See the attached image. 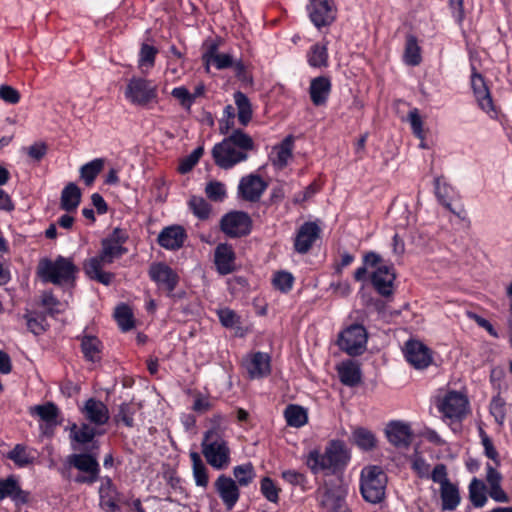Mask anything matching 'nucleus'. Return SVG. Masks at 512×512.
Returning <instances> with one entry per match:
<instances>
[{"instance_id":"19","label":"nucleus","mask_w":512,"mask_h":512,"mask_svg":"<svg viewBox=\"0 0 512 512\" xmlns=\"http://www.w3.org/2000/svg\"><path fill=\"white\" fill-rule=\"evenodd\" d=\"M237 484L235 480L224 474L215 481V489L228 510H231L239 500L240 492Z\"/></svg>"},{"instance_id":"37","label":"nucleus","mask_w":512,"mask_h":512,"mask_svg":"<svg viewBox=\"0 0 512 512\" xmlns=\"http://www.w3.org/2000/svg\"><path fill=\"white\" fill-rule=\"evenodd\" d=\"M105 165L104 158H95L80 167V177L86 186H91Z\"/></svg>"},{"instance_id":"16","label":"nucleus","mask_w":512,"mask_h":512,"mask_svg":"<svg viewBox=\"0 0 512 512\" xmlns=\"http://www.w3.org/2000/svg\"><path fill=\"white\" fill-rule=\"evenodd\" d=\"M243 364L251 379L266 377L271 372V358L264 352H255L248 355Z\"/></svg>"},{"instance_id":"57","label":"nucleus","mask_w":512,"mask_h":512,"mask_svg":"<svg viewBox=\"0 0 512 512\" xmlns=\"http://www.w3.org/2000/svg\"><path fill=\"white\" fill-rule=\"evenodd\" d=\"M135 408L129 403H122L116 415V421L122 422L127 427L134 425Z\"/></svg>"},{"instance_id":"40","label":"nucleus","mask_w":512,"mask_h":512,"mask_svg":"<svg viewBox=\"0 0 512 512\" xmlns=\"http://www.w3.org/2000/svg\"><path fill=\"white\" fill-rule=\"evenodd\" d=\"M469 498L473 506L481 508L487 502L486 485L474 477L469 484Z\"/></svg>"},{"instance_id":"42","label":"nucleus","mask_w":512,"mask_h":512,"mask_svg":"<svg viewBox=\"0 0 512 512\" xmlns=\"http://www.w3.org/2000/svg\"><path fill=\"white\" fill-rule=\"evenodd\" d=\"M307 61L314 68L326 67L328 65L327 46L319 43L312 45L307 54Z\"/></svg>"},{"instance_id":"13","label":"nucleus","mask_w":512,"mask_h":512,"mask_svg":"<svg viewBox=\"0 0 512 512\" xmlns=\"http://www.w3.org/2000/svg\"><path fill=\"white\" fill-rule=\"evenodd\" d=\"M148 273L158 288L167 292L168 295H171L178 285V274L165 263H153Z\"/></svg>"},{"instance_id":"12","label":"nucleus","mask_w":512,"mask_h":512,"mask_svg":"<svg viewBox=\"0 0 512 512\" xmlns=\"http://www.w3.org/2000/svg\"><path fill=\"white\" fill-rule=\"evenodd\" d=\"M307 12L314 26L321 29L336 20L337 6L334 0H309Z\"/></svg>"},{"instance_id":"41","label":"nucleus","mask_w":512,"mask_h":512,"mask_svg":"<svg viewBox=\"0 0 512 512\" xmlns=\"http://www.w3.org/2000/svg\"><path fill=\"white\" fill-rule=\"evenodd\" d=\"M10 497L15 501H25L24 492L14 478L0 479V500Z\"/></svg>"},{"instance_id":"8","label":"nucleus","mask_w":512,"mask_h":512,"mask_svg":"<svg viewBox=\"0 0 512 512\" xmlns=\"http://www.w3.org/2000/svg\"><path fill=\"white\" fill-rule=\"evenodd\" d=\"M367 340L366 328L360 324H352L339 333L337 344L343 352L355 357L366 351Z\"/></svg>"},{"instance_id":"2","label":"nucleus","mask_w":512,"mask_h":512,"mask_svg":"<svg viewBox=\"0 0 512 512\" xmlns=\"http://www.w3.org/2000/svg\"><path fill=\"white\" fill-rule=\"evenodd\" d=\"M254 149L253 138L241 129H234L221 142L213 146L211 155L219 168L229 170L247 161L250 152Z\"/></svg>"},{"instance_id":"28","label":"nucleus","mask_w":512,"mask_h":512,"mask_svg":"<svg viewBox=\"0 0 512 512\" xmlns=\"http://www.w3.org/2000/svg\"><path fill=\"white\" fill-rule=\"evenodd\" d=\"M203 60L207 65L213 64L218 70L232 67L234 59L228 53H218V45L212 43L203 54Z\"/></svg>"},{"instance_id":"1","label":"nucleus","mask_w":512,"mask_h":512,"mask_svg":"<svg viewBox=\"0 0 512 512\" xmlns=\"http://www.w3.org/2000/svg\"><path fill=\"white\" fill-rule=\"evenodd\" d=\"M127 239V233L120 228H115L107 237L103 238L99 254L89 258L84 263L83 268L86 275L103 285H110L114 274L104 271L103 268L120 259L128 252L124 246Z\"/></svg>"},{"instance_id":"62","label":"nucleus","mask_w":512,"mask_h":512,"mask_svg":"<svg viewBox=\"0 0 512 512\" xmlns=\"http://www.w3.org/2000/svg\"><path fill=\"white\" fill-rule=\"evenodd\" d=\"M42 304L47 308L50 315H56L63 311L62 304L52 293L43 295Z\"/></svg>"},{"instance_id":"64","label":"nucleus","mask_w":512,"mask_h":512,"mask_svg":"<svg viewBox=\"0 0 512 512\" xmlns=\"http://www.w3.org/2000/svg\"><path fill=\"white\" fill-rule=\"evenodd\" d=\"M203 154V148H196L184 161L181 162L179 166V170L181 173H186L190 171L199 161L200 157Z\"/></svg>"},{"instance_id":"29","label":"nucleus","mask_w":512,"mask_h":512,"mask_svg":"<svg viewBox=\"0 0 512 512\" xmlns=\"http://www.w3.org/2000/svg\"><path fill=\"white\" fill-rule=\"evenodd\" d=\"M82 193L75 183L67 184L60 197V208L68 213L75 212L81 202Z\"/></svg>"},{"instance_id":"9","label":"nucleus","mask_w":512,"mask_h":512,"mask_svg":"<svg viewBox=\"0 0 512 512\" xmlns=\"http://www.w3.org/2000/svg\"><path fill=\"white\" fill-rule=\"evenodd\" d=\"M66 462L69 466L81 472L74 478V482L91 485L99 480L100 465L92 454L74 453L67 457Z\"/></svg>"},{"instance_id":"56","label":"nucleus","mask_w":512,"mask_h":512,"mask_svg":"<svg viewBox=\"0 0 512 512\" xmlns=\"http://www.w3.org/2000/svg\"><path fill=\"white\" fill-rule=\"evenodd\" d=\"M407 120L410 123L413 134L417 138L423 140L424 139L423 120L420 116L419 110L417 108L411 109L407 116Z\"/></svg>"},{"instance_id":"5","label":"nucleus","mask_w":512,"mask_h":512,"mask_svg":"<svg viewBox=\"0 0 512 512\" xmlns=\"http://www.w3.org/2000/svg\"><path fill=\"white\" fill-rule=\"evenodd\" d=\"M77 268L73 261L63 256H58L54 261L43 259L38 265V275L43 282L62 285L74 280Z\"/></svg>"},{"instance_id":"53","label":"nucleus","mask_w":512,"mask_h":512,"mask_svg":"<svg viewBox=\"0 0 512 512\" xmlns=\"http://www.w3.org/2000/svg\"><path fill=\"white\" fill-rule=\"evenodd\" d=\"M273 286L282 293H288L294 283V277L290 272H276L272 279Z\"/></svg>"},{"instance_id":"55","label":"nucleus","mask_w":512,"mask_h":512,"mask_svg":"<svg viewBox=\"0 0 512 512\" xmlns=\"http://www.w3.org/2000/svg\"><path fill=\"white\" fill-rule=\"evenodd\" d=\"M260 490L263 496L272 503H277L279 500L280 489L276 486L274 481L269 477H264L261 480Z\"/></svg>"},{"instance_id":"51","label":"nucleus","mask_w":512,"mask_h":512,"mask_svg":"<svg viewBox=\"0 0 512 512\" xmlns=\"http://www.w3.org/2000/svg\"><path fill=\"white\" fill-rule=\"evenodd\" d=\"M18 467H26L33 462V456L27 451V448L17 444L7 455Z\"/></svg>"},{"instance_id":"21","label":"nucleus","mask_w":512,"mask_h":512,"mask_svg":"<svg viewBox=\"0 0 512 512\" xmlns=\"http://www.w3.org/2000/svg\"><path fill=\"white\" fill-rule=\"evenodd\" d=\"M404 355L406 360L418 369L427 367L431 362L429 349L423 343L416 340L406 342Z\"/></svg>"},{"instance_id":"30","label":"nucleus","mask_w":512,"mask_h":512,"mask_svg":"<svg viewBox=\"0 0 512 512\" xmlns=\"http://www.w3.org/2000/svg\"><path fill=\"white\" fill-rule=\"evenodd\" d=\"M189 457L192 462V475L196 486L206 489L209 484L208 468L198 452L191 451Z\"/></svg>"},{"instance_id":"25","label":"nucleus","mask_w":512,"mask_h":512,"mask_svg":"<svg viewBox=\"0 0 512 512\" xmlns=\"http://www.w3.org/2000/svg\"><path fill=\"white\" fill-rule=\"evenodd\" d=\"M332 83L327 76H318L311 80L309 95L315 106H324L331 93Z\"/></svg>"},{"instance_id":"11","label":"nucleus","mask_w":512,"mask_h":512,"mask_svg":"<svg viewBox=\"0 0 512 512\" xmlns=\"http://www.w3.org/2000/svg\"><path fill=\"white\" fill-rule=\"evenodd\" d=\"M220 228L231 238L243 237L251 232L252 219L246 212L231 211L221 218Z\"/></svg>"},{"instance_id":"50","label":"nucleus","mask_w":512,"mask_h":512,"mask_svg":"<svg viewBox=\"0 0 512 512\" xmlns=\"http://www.w3.org/2000/svg\"><path fill=\"white\" fill-rule=\"evenodd\" d=\"M381 262V257L375 252H368L363 257V266L356 269L354 278L356 281H364L367 276V268H376Z\"/></svg>"},{"instance_id":"4","label":"nucleus","mask_w":512,"mask_h":512,"mask_svg":"<svg viewBox=\"0 0 512 512\" xmlns=\"http://www.w3.org/2000/svg\"><path fill=\"white\" fill-rule=\"evenodd\" d=\"M387 476L377 465H369L361 470L360 491L363 498L372 504H378L385 498Z\"/></svg>"},{"instance_id":"60","label":"nucleus","mask_w":512,"mask_h":512,"mask_svg":"<svg viewBox=\"0 0 512 512\" xmlns=\"http://www.w3.org/2000/svg\"><path fill=\"white\" fill-rule=\"evenodd\" d=\"M220 323L226 328H234L240 323L239 316L229 308H223L217 312Z\"/></svg>"},{"instance_id":"59","label":"nucleus","mask_w":512,"mask_h":512,"mask_svg":"<svg viewBox=\"0 0 512 512\" xmlns=\"http://www.w3.org/2000/svg\"><path fill=\"white\" fill-rule=\"evenodd\" d=\"M434 193L438 202L448 208V185L444 177H437L434 180Z\"/></svg>"},{"instance_id":"26","label":"nucleus","mask_w":512,"mask_h":512,"mask_svg":"<svg viewBox=\"0 0 512 512\" xmlns=\"http://www.w3.org/2000/svg\"><path fill=\"white\" fill-rule=\"evenodd\" d=\"M293 147L294 138L291 135H288L279 145L273 147L270 160L276 169L282 170L288 165L293 156Z\"/></svg>"},{"instance_id":"14","label":"nucleus","mask_w":512,"mask_h":512,"mask_svg":"<svg viewBox=\"0 0 512 512\" xmlns=\"http://www.w3.org/2000/svg\"><path fill=\"white\" fill-rule=\"evenodd\" d=\"M268 184L261 176L250 174L240 179L238 185L239 196L249 202H257L265 192Z\"/></svg>"},{"instance_id":"31","label":"nucleus","mask_w":512,"mask_h":512,"mask_svg":"<svg viewBox=\"0 0 512 512\" xmlns=\"http://www.w3.org/2000/svg\"><path fill=\"white\" fill-rule=\"evenodd\" d=\"M470 413L469 400L462 392L450 391V420H461Z\"/></svg>"},{"instance_id":"47","label":"nucleus","mask_w":512,"mask_h":512,"mask_svg":"<svg viewBox=\"0 0 512 512\" xmlns=\"http://www.w3.org/2000/svg\"><path fill=\"white\" fill-rule=\"evenodd\" d=\"M188 205L192 213L199 219H208L211 212L210 204L201 196H192Z\"/></svg>"},{"instance_id":"45","label":"nucleus","mask_w":512,"mask_h":512,"mask_svg":"<svg viewBox=\"0 0 512 512\" xmlns=\"http://www.w3.org/2000/svg\"><path fill=\"white\" fill-rule=\"evenodd\" d=\"M353 438L357 446L364 451H371L377 445L374 433L365 428H357L353 432Z\"/></svg>"},{"instance_id":"32","label":"nucleus","mask_w":512,"mask_h":512,"mask_svg":"<svg viewBox=\"0 0 512 512\" xmlns=\"http://www.w3.org/2000/svg\"><path fill=\"white\" fill-rule=\"evenodd\" d=\"M429 478L440 485L442 509L448 510V474L444 464H437L430 472Z\"/></svg>"},{"instance_id":"43","label":"nucleus","mask_w":512,"mask_h":512,"mask_svg":"<svg viewBox=\"0 0 512 512\" xmlns=\"http://www.w3.org/2000/svg\"><path fill=\"white\" fill-rule=\"evenodd\" d=\"M158 54V49L149 44H142L139 55H138V67L142 70V72H149L155 65L156 55Z\"/></svg>"},{"instance_id":"10","label":"nucleus","mask_w":512,"mask_h":512,"mask_svg":"<svg viewBox=\"0 0 512 512\" xmlns=\"http://www.w3.org/2000/svg\"><path fill=\"white\" fill-rule=\"evenodd\" d=\"M470 82L478 107L491 119H497L499 109L494 104L491 92L484 77L476 71L475 67L472 68Z\"/></svg>"},{"instance_id":"39","label":"nucleus","mask_w":512,"mask_h":512,"mask_svg":"<svg viewBox=\"0 0 512 512\" xmlns=\"http://www.w3.org/2000/svg\"><path fill=\"white\" fill-rule=\"evenodd\" d=\"M403 60L409 66H417L421 62V48L418 45L416 36L413 34L406 36Z\"/></svg>"},{"instance_id":"58","label":"nucleus","mask_w":512,"mask_h":512,"mask_svg":"<svg viewBox=\"0 0 512 512\" xmlns=\"http://www.w3.org/2000/svg\"><path fill=\"white\" fill-rule=\"evenodd\" d=\"M171 95L179 101L182 107L190 109L195 101V96L184 86L175 87L171 91Z\"/></svg>"},{"instance_id":"35","label":"nucleus","mask_w":512,"mask_h":512,"mask_svg":"<svg viewBox=\"0 0 512 512\" xmlns=\"http://www.w3.org/2000/svg\"><path fill=\"white\" fill-rule=\"evenodd\" d=\"M283 414L287 425L290 427L300 428L308 422L307 411L300 405L289 404Z\"/></svg>"},{"instance_id":"52","label":"nucleus","mask_w":512,"mask_h":512,"mask_svg":"<svg viewBox=\"0 0 512 512\" xmlns=\"http://www.w3.org/2000/svg\"><path fill=\"white\" fill-rule=\"evenodd\" d=\"M205 194L211 201L222 202L227 197L226 186L220 181H210L205 187Z\"/></svg>"},{"instance_id":"20","label":"nucleus","mask_w":512,"mask_h":512,"mask_svg":"<svg viewBox=\"0 0 512 512\" xmlns=\"http://www.w3.org/2000/svg\"><path fill=\"white\" fill-rule=\"evenodd\" d=\"M81 413L89 423L95 426L106 424L110 417L106 404L95 398H89L85 401Z\"/></svg>"},{"instance_id":"49","label":"nucleus","mask_w":512,"mask_h":512,"mask_svg":"<svg viewBox=\"0 0 512 512\" xmlns=\"http://www.w3.org/2000/svg\"><path fill=\"white\" fill-rule=\"evenodd\" d=\"M233 475L238 485L247 486L255 478L254 467L251 463L235 466L233 469Z\"/></svg>"},{"instance_id":"3","label":"nucleus","mask_w":512,"mask_h":512,"mask_svg":"<svg viewBox=\"0 0 512 512\" xmlns=\"http://www.w3.org/2000/svg\"><path fill=\"white\" fill-rule=\"evenodd\" d=\"M202 454L215 470L226 469L231 463V450L228 441L218 429H208L201 443Z\"/></svg>"},{"instance_id":"6","label":"nucleus","mask_w":512,"mask_h":512,"mask_svg":"<svg viewBox=\"0 0 512 512\" xmlns=\"http://www.w3.org/2000/svg\"><path fill=\"white\" fill-rule=\"evenodd\" d=\"M346 451L341 441H331L321 453L313 450L309 453L306 464L313 473L326 470H336L346 461Z\"/></svg>"},{"instance_id":"22","label":"nucleus","mask_w":512,"mask_h":512,"mask_svg":"<svg viewBox=\"0 0 512 512\" xmlns=\"http://www.w3.org/2000/svg\"><path fill=\"white\" fill-rule=\"evenodd\" d=\"M235 252L227 243H220L215 248L214 263L219 274L227 275L235 269Z\"/></svg>"},{"instance_id":"48","label":"nucleus","mask_w":512,"mask_h":512,"mask_svg":"<svg viewBox=\"0 0 512 512\" xmlns=\"http://www.w3.org/2000/svg\"><path fill=\"white\" fill-rule=\"evenodd\" d=\"M23 317L26 320L28 330L34 335L38 336L46 331L47 323L43 315L29 312L26 313Z\"/></svg>"},{"instance_id":"23","label":"nucleus","mask_w":512,"mask_h":512,"mask_svg":"<svg viewBox=\"0 0 512 512\" xmlns=\"http://www.w3.org/2000/svg\"><path fill=\"white\" fill-rule=\"evenodd\" d=\"M30 414L38 416L45 423L44 432H52L59 425L60 410L53 402L31 407Z\"/></svg>"},{"instance_id":"54","label":"nucleus","mask_w":512,"mask_h":512,"mask_svg":"<svg viewBox=\"0 0 512 512\" xmlns=\"http://www.w3.org/2000/svg\"><path fill=\"white\" fill-rule=\"evenodd\" d=\"M490 414L500 426L504 424L506 418V403L500 396L492 398L489 406Z\"/></svg>"},{"instance_id":"27","label":"nucleus","mask_w":512,"mask_h":512,"mask_svg":"<svg viewBox=\"0 0 512 512\" xmlns=\"http://www.w3.org/2000/svg\"><path fill=\"white\" fill-rule=\"evenodd\" d=\"M337 372L342 384L354 387L361 382L362 373L358 363L346 360L337 366Z\"/></svg>"},{"instance_id":"63","label":"nucleus","mask_w":512,"mask_h":512,"mask_svg":"<svg viewBox=\"0 0 512 512\" xmlns=\"http://www.w3.org/2000/svg\"><path fill=\"white\" fill-rule=\"evenodd\" d=\"M412 468L421 478H429L430 465L418 454H415L412 459Z\"/></svg>"},{"instance_id":"7","label":"nucleus","mask_w":512,"mask_h":512,"mask_svg":"<svg viewBox=\"0 0 512 512\" xmlns=\"http://www.w3.org/2000/svg\"><path fill=\"white\" fill-rule=\"evenodd\" d=\"M126 100L135 106L149 108L159 102L158 86L153 80L134 76L124 91Z\"/></svg>"},{"instance_id":"15","label":"nucleus","mask_w":512,"mask_h":512,"mask_svg":"<svg viewBox=\"0 0 512 512\" xmlns=\"http://www.w3.org/2000/svg\"><path fill=\"white\" fill-rule=\"evenodd\" d=\"M321 229L315 222L303 223L294 238V249L299 254H306L319 238Z\"/></svg>"},{"instance_id":"44","label":"nucleus","mask_w":512,"mask_h":512,"mask_svg":"<svg viewBox=\"0 0 512 512\" xmlns=\"http://www.w3.org/2000/svg\"><path fill=\"white\" fill-rule=\"evenodd\" d=\"M69 430L71 440L79 444L91 442L97 434L96 430L86 423H83L80 427L73 423Z\"/></svg>"},{"instance_id":"46","label":"nucleus","mask_w":512,"mask_h":512,"mask_svg":"<svg viewBox=\"0 0 512 512\" xmlns=\"http://www.w3.org/2000/svg\"><path fill=\"white\" fill-rule=\"evenodd\" d=\"M114 316L123 332H127L134 327L133 313L129 306L125 304L117 306Z\"/></svg>"},{"instance_id":"24","label":"nucleus","mask_w":512,"mask_h":512,"mask_svg":"<svg viewBox=\"0 0 512 512\" xmlns=\"http://www.w3.org/2000/svg\"><path fill=\"white\" fill-rule=\"evenodd\" d=\"M186 239L185 230L178 225L164 228L158 235V244L167 250L181 248Z\"/></svg>"},{"instance_id":"18","label":"nucleus","mask_w":512,"mask_h":512,"mask_svg":"<svg viewBox=\"0 0 512 512\" xmlns=\"http://www.w3.org/2000/svg\"><path fill=\"white\" fill-rule=\"evenodd\" d=\"M385 435L389 443L396 448H407L412 441L411 427L402 421L389 422L385 428Z\"/></svg>"},{"instance_id":"33","label":"nucleus","mask_w":512,"mask_h":512,"mask_svg":"<svg viewBox=\"0 0 512 512\" xmlns=\"http://www.w3.org/2000/svg\"><path fill=\"white\" fill-rule=\"evenodd\" d=\"M323 512H351L345 500L331 490H325L320 496Z\"/></svg>"},{"instance_id":"17","label":"nucleus","mask_w":512,"mask_h":512,"mask_svg":"<svg viewBox=\"0 0 512 512\" xmlns=\"http://www.w3.org/2000/svg\"><path fill=\"white\" fill-rule=\"evenodd\" d=\"M394 280V269L387 265H380V263L371 274V283L373 287L384 297L390 296L393 293Z\"/></svg>"},{"instance_id":"34","label":"nucleus","mask_w":512,"mask_h":512,"mask_svg":"<svg viewBox=\"0 0 512 512\" xmlns=\"http://www.w3.org/2000/svg\"><path fill=\"white\" fill-rule=\"evenodd\" d=\"M431 403V413L445 421L448 418V388H439L433 395Z\"/></svg>"},{"instance_id":"38","label":"nucleus","mask_w":512,"mask_h":512,"mask_svg":"<svg viewBox=\"0 0 512 512\" xmlns=\"http://www.w3.org/2000/svg\"><path fill=\"white\" fill-rule=\"evenodd\" d=\"M234 102L237 107V116L241 125L247 126L252 119L253 111L248 97L237 91L234 93Z\"/></svg>"},{"instance_id":"61","label":"nucleus","mask_w":512,"mask_h":512,"mask_svg":"<svg viewBox=\"0 0 512 512\" xmlns=\"http://www.w3.org/2000/svg\"><path fill=\"white\" fill-rule=\"evenodd\" d=\"M281 477L283 478L284 481H286L292 486L304 487L305 484L307 483L306 476L303 473L294 469L282 471Z\"/></svg>"},{"instance_id":"36","label":"nucleus","mask_w":512,"mask_h":512,"mask_svg":"<svg viewBox=\"0 0 512 512\" xmlns=\"http://www.w3.org/2000/svg\"><path fill=\"white\" fill-rule=\"evenodd\" d=\"M101 341L95 336L81 337V351L84 358L90 362H97L101 358Z\"/></svg>"}]
</instances>
